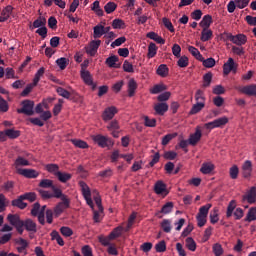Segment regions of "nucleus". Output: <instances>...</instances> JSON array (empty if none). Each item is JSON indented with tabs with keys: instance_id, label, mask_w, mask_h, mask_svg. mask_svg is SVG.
Instances as JSON below:
<instances>
[{
	"instance_id": "nucleus-59",
	"label": "nucleus",
	"mask_w": 256,
	"mask_h": 256,
	"mask_svg": "<svg viewBox=\"0 0 256 256\" xmlns=\"http://www.w3.org/2000/svg\"><path fill=\"white\" fill-rule=\"evenodd\" d=\"M169 99H171V92H164L157 96L159 103H165V101H169Z\"/></svg>"
},
{
	"instance_id": "nucleus-50",
	"label": "nucleus",
	"mask_w": 256,
	"mask_h": 256,
	"mask_svg": "<svg viewBox=\"0 0 256 256\" xmlns=\"http://www.w3.org/2000/svg\"><path fill=\"white\" fill-rule=\"evenodd\" d=\"M43 75H45V67H41L35 74L34 79H33V83L34 85H37L39 83V81H41V77H43Z\"/></svg>"
},
{
	"instance_id": "nucleus-58",
	"label": "nucleus",
	"mask_w": 256,
	"mask_h": 256,
	"mask_svg": "<svg viewBox=\"0 0 256 256\" xmlns=\"http://www.w3.org/2000/svg\"><path fill=\"white\" fill-rule=\"evenodd\" d=\"M144 125L145 127H157V119H150L149 116L144 117Z\"/></svg>"
},
{
	"instance_id": "nucleus-56",
	"label": "nucleus",
	"mask_w": 256,
	"mask_h": 256,
	"mask_svg": "<svg viewBox=\"0 0 256 256\" xmlns=\"http://www.w3.org/2000/svg\"><path fill=\"white\" fill-rule=\"evenodd\" d=\"M215 256H221L224 253L223 246L220 243H215L212 247Z\"/></svg>"
},
{
	"instance_id": "nucleus-4",
	"label": "nucleus",
	"mask_w": 256,
	"mask_h": 256,
	"mask_svg": "<svg viewBox=\"0 0 256 256\" xmlns=\"http://www.w3.org/2000/svg\"><path fill=\"white\" fill-rule=\"evenodd\" d=\"M7 221L10 223V225L15 227L19 235H23V220H21L19 214H8Z\"/></svg>"
},
{
	"instance_id": "nucleus-34",
	"label": "nucleus",
	"mask_w": 256,
	"mask_h": 256,
	"mask_svg": "<svg viewBox=\"0 0 256 256\" xmlns=\"http://www.w3.org/2000/svg\"><path fill=\"white\" fill-rule=\"evenodd\" d=\"M203 109H205V103L196 102L192 106L189 115H197V113H200V111H203Z\"/></svg>"
},
{
	"instance_id": "nucleus-24",
	"label": "nucleus",
	"mask_w": 256,
	"mask_h": 256,
	"mask_svg": "<svg viewBox=\"0 0 256 256\" xmlns=\"http://www.w3.org/2000/svg\"><path fill=\"white\" fill-rule=\"evenodd\" d=\"M119 62V57L113 55L110 56L106 59L105 63L106 65H108V67L114 68V69H119L121 67V65H117V63Z\"/></svg>"
},
{
	"instance_id": "nucleus-20",
	"label": "nucleus",
	"mask_w": 256,
	"mask_h": 256,
	"mask_svg": "<svg viewBox=\"0 0 256 256\" xmlns=\"http://www.w3.org/2000/svg\"><path fill=\"white\" fill-rule=\"evenodd\" d=\"M13 13V6L8 5L6 6L0 15V23H5L11 17V14Z\"/></svg>"
},
{
	"instance_id": "nucleus-8",
	"label": "nucleus",
	"mask_w": 256,
	"mask_h": 256,
	"mask_svg": "<svg viewBox=\"0 0 256 256\" xmlns=\"http://www.w3.org/2000/svg\"><path fill=\"white\" fill-rule=\"evenodd\" d=\"M80 77L84 81L85 85L91 87L92 91L97 89V84L93 82V76H91V72H89V70H81Z\"/></svg>"
},
{
	"instance_id": "nucleus-11",
	"label": "nucleus",
	"mask_w": 256,
	"mask_h": 256,
	"mask_svg": "<svg viewBox=\"0 0 256 256\" xmlns=\"http://www.w3.org/2000/svg\"><path fill=\"white\" fill-rule=\"evenodd\" d=\"M100 46H101V40H92L89 43V46L85 47L86 53L91 57H95V54L97 53V49H99Z\"/></svg>"
},
{
	"instance_id": "nucleus-47",
	"label": "nucleus",
	"mask_w": 256,
	"mask_h": 256,
	"mask_svg": "<svg viewBox=\"0 0 256 256\" xmlns=\"http://www.w3.org/2000/svg\"><path fill=\"white\" fill-rule=\"evenodd\" d=\"M113 29H125L127 26L125 25V21L122 19H114L112 22Z\"/></svg>"
},
{
	"instance_id": "nucleus-14",
	"label": "nucleus",
	"mask_w": 256,
	"mask_h": 256,
	"mask_svg": "<svg viewBox=\"0 0 256 256\" xmlns=\"http://www.w3.org/2000/svg\"><path fill=\"white\" fill-rule=\"evenodd\" d=\"M242 201H247L250 205L256 202V187L252 186L247 194L242 196Z\"/></svg>"
},
{
	"instance_id": "nucleus-39",
	"label": "nucleus",
	"mask_w": 256,
	"mask_h": 256,
	"mask_svg": "<svg viewBox=\"0 0 256 256\" xmlns=\"http://www.w3.org/2000/svg\"><path fill=\"white\" fill-rule=\"evenodd\" d=\"M211 207H212L211 204H206V205L202 206L199 209V212H198L196 217H205V218H207V215H209V210L211 209Z\"/></svg>"
},
{
	"instance_id": "nucleus-31",
	"label": "nucleus",
	"mask_w": 256,
	"mask_h": 256,
	"mask_svg": "<svg viewBox=\"0 0 256 256\" xmlns=\"http://www.w3.org/2000/svg\"><path fill=\"white\" fill-rule=\"evenodd\" d=\"M163 91H167V86L165 84H156L150 89L152 95L163 93Z\"/></svg>"
},
{
	"instance_id": "nucleus-21",
	"label": "nucleus",
	"mask_w": 256,
	"mask_h": 256,
	"mask_svg": "<svg viewBox=\"0 0 256 256\" xmlns=\"http://www.w3.org/2000/svg\"><path fill=\"white\" fill-rule=\"evenodd\" d=\"M215 171V164L211 162H205L202 164L200 168V172L203 173V175H209Z\"/></svg>"
},
{
	"instance_id": "nucleus-36",
	"label": "nucleus",
	"mask_w": 256,
	"mask_h": 256,
	"mask_svg": "<svg viewBox=\"0 0 256 256\" xmlns=\"http://www.w3.org/2000/svg\"><path fill=\"white\" fill-rule=\"evenodd\" d=\"M173 207V202H167L162 206L161 210L156 213V216L159 215V213H163L164 215H167V213H171V211H173Z\"/></svg>"
},
{
	"instance_id": "nucleus-43",
	"label": "nucleus",
	"mask_w": 256,
	"mask_h": 256,
	"mask_svg": "<svg viewBox=\"0 0 256 256\" xmlns=\"http://www.w3.org/2000/svg\"><path fill=\"white\" fill-rule=\"evenodd\" d=\"M56 64L59 66V69H61V71H65V69H67V65H69V59L62 57L56 60Z\"/></svg>"
},
{
	"instance_id": "nucleus-32",
	"label": "nucleus",
	"mask_w": 256,
	"mask_h": 256,
	"mask_svg": "<svg viewBox=\"0 0 256 256\" xmlns=\"http://www.w3.org/2000/svg\"><path fill=\"white\" fill-rule=\"evenodd\" d=\"M213 37V31L209 30V28H203L201 32V41L206 42L212 39Z\"/></svg>"
},
{
	"instance_id": "nucleus-53",
	"label": "nucleus",
	"mask_w": 256,
	"mask_h": 256,
	"mask_svg": "<svg viewBox=\"0 0 256 256\" xmlns=\"http://www.w3.org/2000/svg\"><path fill=\"white\" fill-rule=\"evenodd\" d=\"M56 92L58 95H60V97H63L64 99H71V92L65 90L63 87H58Z\"/></svg>"
},
{
	"instance_id": "nucleus-42",
	"label": "nucleus",
	"mask_w": 256,
	"mask_h": 256,
	"mask_svg": "<svg viewBox=\"0 0 256 256\" xmlns=\"http://www.w3.org/2000/svg\"><path fill=\"white\" fill-rule=\"evenodd\" d=\"M244 221H247L248 223H251V221H256V207L249 209Z\"/></svg>"
},
{
	"instance_id": "nucleus-3",
	"label": "nucleus",
	"mask_w": 256,
	"mask_h": 256,
	"mask_svg": "<svg viewBox=\"0 0 256 256\" xmlns=\"http://www.w3.org/2000/svg\"><path fill=\"white\" fill-rule=\"evenodd\" d=\"M69 207H71V199H69V196H63L61 202L54 207V217H60L65 209H69Z\"/></svg>"
},
{
	"instance_id": "nucleus-18",
	"label": "nucleus",
	"mask_w": 256,
	"mask_h": 256,
	"mask_svg": "<svg viewBox=\"0 0 256 256\" xmlns=\"http://www.w3.org/2000/svg\"><path fill=\"white\" fill-rule=\"evenodd\" d=\"M202 133H201V129L196 128V131L194 134H191L189 139H188V143L189 145H192L193 147H195V145H197V143L199 141H201V137H202Z\"/></svg>"
},
{
	"instance_id": "nucleus-45",
	"label": "nucleus",
	"mask_w": 256,
	"mask_h": 256,
	"mask_svg": "<svg viewBox=\"0 0 256 256\" xmlns=\"http://www.w3.org/2000/svg\"><path fill=\"white\" fill-rule=\"evenodd\" d=\"M123 233V227L118 226L113 229V231L109 234V239H117V237H121V234Z\"/></svg>"
},
{
	"instance_id": "nucleus-46",
	"label": "nucleus",
	"mask_w": 256,
	"mask_h": 256,
	"mask_svg": "<svg viewBox=\"0 0 256 256\" xmlns=\"http://www.w3.org/2000/svg\"><path fill=\"white\" fill-rule=\"evenodd\" d=\"M47 25V19L45 17H38L34 22H33V27L34 29H39V27H45Z\"/></svg>"
},
{
	"instance_id": "nucleus-33",
	"label": "nucleus",
	"mask_w": 256,
	"mask_h": 256,
	"mask_svg": "<svg viewBox=\"0 0 256 256\" xmlns=\"http://www.w3.org/2000/svg\"><path fill=\"white\" fill-rule=\"evenodd\" d=\"M93 29H94V33H93L94 39H99L100 37H103V35H105V30L103 25L98 24Z\"/></svg>"
},
{
	"instance_id": "nucleus-6",
	"label": "nucleus",
	"mask_w": 256,
	"mask_h": 256,
	"mask_svg": "<svg viewBox=\"0 0 256 256\" xmlns=\"http://www.w3.org/2000/svg\"><path fill=\"white\" fill-rule=\"evenodd\" d=\"M79 185L81 187V192L84 199L86 200L87 205H89L91 209H94L93 199H91V189L89 188V185H87L85 181H80Z\"/></svg>"
},
{
	"instance_id": "nucleus-44",
	"label": "nucleus",
	"mask_w": 256,
	"mask_h": 256,
	"mask_svg": "<svg viewBox=\"0 0 256 256\" xmlns=\"http://www.w3.org/2000/svg\"><path fill=\"white\" fill-rule=\"evenodd\" d=\"M186 247L189 251H196L197 250V243L193 239V237L186 238Z\"/></svg>"
},
{
	"instance_id": "nucleus-16",
	"label": "nucleus",
	"mask_w": 256,
	"mask_h": 256,
	"mask_svg": "<svg viewBox=\"0 0 256 256\" xmlns=\"http://www.w3.org/2000/svg\"><path fill=\"white\" fill-rule=\"evenodd\" d=\"M18 173L27 179H37L39 177V172L34 169H19Z\"/></svg>"
},
{
	"instance_id": "nucleus-54",
	"label": "nucleus",
	"mask_w": 256,
	"mask_h": 256,
	"mask_svg": "<svg viewBox=\"0 0 256 256\" xmlns=\"http://www.w3.org/2000/svg\"><path fill=\"white\" fill-rule=\"evenodd\" d=\"M155 250L157 253H165V251H167V243L165 242V240H162L158 244H156Z\"/></svg>"
},
{
	"instance_id": "nucleus-9",
	"label": "nucleus",
	"mask_w": 256,
	"mask_h": 256,
	"mask_svg": "<svg viewBox=\"0 0 256 256\" xmlns=\"http://www.w3.org/2000/svg\"><path fill=\"white\" fill-rule=\"evenodd\" d=\"M117 113H119V110L117 109V107L110 106L104 109V111L102 112L101 118L103 121H105V123H107V121H111V119H113V117H115Z\"/></svg>"
},
{
	"instance_id": "nucleus-37",
	"label": "nucleus",
	"mask_w": 256,
	"mask_h": 256,
	"mask_svg": "<svg viewBox=\"0 0 256 256\" xmlns=\"http://www.w3.org/2000/svg\"><path fill=\"white\" fill-rule=\"evenodd\" d=\"M74 147H77L78 149H89V144L87 142L80 140V139H72L71 140Z\"/></svg>"
},
{
	"instance_id": "nucleus-40",
	"label": "nucleus",
	"mask_w": 256,
	"mask_h": 256,
	"mask_svg": "<svg viewBox=\"0 0 256 256\" xmlns=\"http://www.w3.org/2000/svg\"><path fill=\"white\" fill-rule=\"evenodd\" d=\"M188 51L189 53H191V55H193V57H195V59H197V61H203V55H201V52H199V49L193 46H189Z\"/></svg>"
},
{
	"instance_id": "nucleus-5",
	"label": "nucleus",
	"mask_w": 256,
	"mask_h": 256,
	"mask_svg": "<svg viewBox=\"0 0 256 256\" xmlns=\"http://www.w3.org/2000/svg\"><path fill=\"white\" fill-rule=\"evenodd\" d=\"M92 140L94 143H97L99 147H102V149H105V147H113V145H115V142H113L111 138L101 134L92 136Z\"/></svg>"
},
{
	"instance_id": "nucleus-28",
	"label": "nucleus",
	"mask_w": 256,
	"mask_h": 256,
	"mask_svg": "<svg viewBox=\"0 0 256 256\" xmlns=\"http://www.w3.org/2000/svg\"><path fill=\"white\" fill-rule=\"evenodd\" d=\"M212 81H213V73L212 72H208V73L204 74L203 83H202L203 89H207V87H211Z\"/></svg>"
},
{
	"instance_id": "nucleus-12",
	"label": "nucleus",
	"mask_w": 256,
	"mask_h": 256,
	"mask_svg": "<svg viewBox=\"0 0 256 256\" xmlns=\"http://www.w3.org/2000/svg\"><path fill=\"white\" fill-rule=\"evenodd\" d=\"M238 91L243 93V95H247L248 97H256V84L240 87L238 88Z\"/></svg>"
},
{
	"instance_id": "nucleus-60",
	"label": "nucleus",
	"mask_w": 256,
	"mask_h": 256,
	"mask_svg": "<svg viewBox=\"0 0 256 256\" xmlns=\"http://www.w3.org/2000/svg\"><path fill=\"white\" fill-rule=\"evenodd\" d=\"M161 228L163 229L164 233H171V221L164 219L161 223Z\"/></svg>"
},
{
	"instance_id": "nucleus-52",
	"label": "nucleus",
	"mask_w": 256,
	"mask_h": 256,
	"mask_svg": "<svg viewBox=\"0 0 256 256\" xmlns=\"http://www.w3.org/2000/svg\"><path fill=\"white\" fill-rule=\"evenodd\" d=\"M117 9V3L115 2H108L105 6H104V11L109 15L111 13H113L115 10Z\"/></svg>"
},
{
	"instance_id": "nucleus-2",
	"label": "nucleus",
	"mask_w": 256,
	"mask_h": 256,
	"mask_svg": "<svg viewBox=\"0 0 256 256\" xmlns=\"http://www.w3.org/2000/svg\"><path fill=\"white\" fill-rule=\"evenodd\" d=\"M22 107L17 109V113L31 117L35 115V102L33 100H24L21 102Z\"/></svg>"
},
{
	"instance_id": "nucleus-63",
	"label": "nucleus",
	"mask_w": 256,
	"mask_h": 256,
	"mask_svg": "<svg viewBox=\"0 0 256 256\" xmlns=\"http://www.w3.org/2000/svg\"><path fill=\"white\" fill-rule=\"evenodd\" d=\"M60 233L64 237H71V235H73V229H71L70 227H67V226H63L60 228Z\"/></svg>"
},
{
	"instance_id": "nucleus-62",
	"label": "nucleus",
	"mask_w": 256,
	"mask_h": 256,
	"mask_svg": "<svg viewBox=\"0 0 256 256\" xmlns=\"http://www.w3.org/2000/svg\"><path fill=\"white\" fill-rule=\"evenodd\" d=\"M163 157L167 161H173V159H177V152H175V151H166V152H164Z\"/></svg>"
},
{
	"instance_id": "nucleus-35",
	"label": "nucleus",
	"mask_w": 256,
	"mask_h": 256,
	"mask_svg": "<svg viewBox=\"0 0 256 256\" xmlns=\"http://www.w3.org/2000/svg\"><path fill=\"white\" fill-rule=\"evenodd\" d=\"M157 44L151 42L148 45V53H147V58L148 59H153V57H155V55H157Z\"/></svg>"
},
{
	"instance_id": "nucleus-55",
	"label": "nucleus",
	"mask_w": 256,
	"mask_h": 256,
	"mask_svg": "<svg viewBox=\"0 0 256 256\" xmlns=\"http://www.w3.org/2000/svg\"><path fill=\"white\" fill-rule=\"evenodd\" d=\"M178 67L185 68L189 66V58L187 56H180L177 61Z\"/></svg>"
},
{
	"instance_id": "nucleus-51",
	"label": "nucleus",
	"mask_w": 256,
	"mask_h": 256,
	"mask_svg": "<svg viewBox=\"0 0 256 256\" xmlns=\"http://www.w3.org/2000/svg\"><path fill=\"white\" fill-rule=\"evenodd\" d=\"M53 194L52 196L55 197L56 199H61L63 200V197H68L67 195L63 194V191L55 186L52 187Z\"/></svg>"
},
{
	"instance_id": "nucleus-13",
	"label": "nucleus",
	"mask_w": 256,
	"mask_h": 256,
	"mask_svg": "<svg viewBox=\"0 0 256 256\" xmlns=\"http://www.w3.org/2000/svg\"><path fill=\"white\" fill-rule=\"evenodd\" d=\"M154 193L156 195H169V191L167 190V184L163 182L162 180H158L154 185Z\"/></svg>"
},
{
	"instance_id": "nucleus-7",
	"label": "nucleus",
	"mask_w": 256,
	"mask_h": 256,
	"mask_svg": "<svg viewBox=\"0 0 256 256\" xmlns=\"http://www.w3.org/2000/svg\"><path fill=\"white\" fill-rule=\"evenodd\" d=\"M227 123H229V118H227V116L218 118L212 122H208L206 124H204V127L206 129H216L219 127H225L227 125Z\"/></svg>"
},
{
	"instance_id": "nucleus-22",
	"label": "nucleus",
	"mask_w": 256,
	"mask_h": 256,
	"mask_svg": "<svg viewBox=\"0 0 256 256\" xmlns=\"http://www.w3.org/2000/svg\"><path fill=\"white\" fill-rule=\"evenodd\" d=\"M5 139H17L18 137H21V131L15 130V128L6 129L4 131Z\"/></svg>"
},
{
	"instance_id": "nucleus-64",
	"label": "nucleus",
	"mask_w": 256,
	"mask_h": 256,
	"mask_svg": "<svg viewBox=\"0 0 256 256\" xmlns=\"http://www.w3.org/2000/svg\"><path fill=\"white\" fill-rule=\"evenodd\" d=\"M82 255L83 256H93V250L91 249V246L85 245L82 247Z\"/></svg>"
},
{
	"instance_id": "nucleus-57",
	"label": "nucleus",
	"mask_w": 256,
	"mask_h": 256,
	"mask_svg": "<svg viewBox=\"0 0 256 256\" xmlns=\"http://www.w3.org/2000/svg\"><path fill=\"white\" fill-rule=\"evenodd\" d=\"M177 137V133L167 134L162 138V145L165 147L169 145V142L173 141Z\"/></svg>"
},
{
	"instance_id": "nucleus-23",
	"label": "nucleus",
	"mask_w": 256,
	"mask_h": 256,
	"mask_svg": "<svg viewBox=\"0 0 256 256\" xmlns=\"http://www.w3.org/2000/svg\"><path fill=\"white\" fill-rule=\"evenodd\" d=\"M23 201H25V198H23V195H20L17 199L12 200L11 205L12 207H17L18 209H25L27 208V203Z\"/></svg>"
},
{
	"instance_id": "nucleus-17",
	"label": "nucleus",
	"mask_w": 256,
	"mask_h": 256,
	"mask_svg": "<svg viewBox=\"0 0 256 256\" xmlns=\"http://www.w3.org/2000/svg\"><path fill=\"white\" fill-rule=\"evenodd\" d=\"M154 111L156 115L163 116L169 111V104L165 102L156 103L154 105Z\"/></svg>"
},
{
	"instance_id": "nucleus-48",
	"label": "nucleus",
	"mask_w": 256,
	"mask_h": 256,
	"mask_svg": "<svg viewBox=\"0 0 256 256\" xmlns=\"http://www.w3.org/2000/svg\"><path fill=\"white\" fill-rule=\"evenodd\" d=\"M196 103H205V92L201 89H198L195 93Z\"/></svg>"
},
{
	"instance_id": "nucleus-30",
	"label": "nucleus",
	"mask_w": 256,
	"mask_h": 256,
	"mask_svg": "<svg viewBox=\"0 0 256 256\" xmlns=\"http://www.w3.org/2000/svg\"><path fill=\"white\" fill-rule=\"evenodd\" d=\"M56 177H57L58 181H60V183H67V181H70V179H71V177H73V175H71L70 173H67V172L59 171L56 174Z\"/></svg>"
},
{
	"instance_id": "nucleus-19",
	"label": "nucleus",
	"mask_w": 256,
	"mask_h": 256,
	"mask_svg": "<svg viewBox=\"0 0 256 256\" xmlns=\"http://www.w3.org/2000/svg\"><path fill=\"white\" fill-rule=\"evenodd\" d=\"M23 227L28 231V233H37V223L31 219L24 220Z\"/></svg>"
},
{
	"instance_id": "nucleus-1",
	"label": "nucleus",
	"mask_w": 256,
	"mask_h": 256,
	"mask_svg": "<svg viewBox=\"0 0 256 256\" xmlns=\"http://www.w3.org/2000/svg\"><path fill=\"white\" fill-rule=\"evenodd\" d=\"M233 215L235 221H240V219H243V216L245 215L243 208H237V201L235 200H231L227 206L226 219H231Z\"/></svg>"
},
{
	"instance_id": "nucleus-49",
	"label": "nucleus",
	"mask_w": 256,
	"mask_h": 256,
	"mask_svg": "<svg viewBox=\"0 0 256 256\" xmlns=\"http://www.w3.org/2000/svg\"><path fill=\"white\" fill-rule=\"evenodd\" d=\"M203 67H206V69H211L212 67H215V60L213 58H202V60H200Z\"/></svg>"
},
{
	"instance_id": "nucleus-25",
	"label": "nucleus",
	"mask_w": 256,
	"mask_h": 256,
	"mask_svg": "<svg viewBox=\"0 0 256 256\" xmlns=\"http://www.w3.org/2000/svg\"><path fill=\"white\" fill-rule=\"evenodd\" d=\"M211 23H213V16L207 14L202 18L199 26L202 27V29H209V27H211Z\"/></svg>"
},
{
	"instance_id": "nucleus-41",
	"label": "nucleus",
	"mask_w": 256,
	"mask_h": 256,
	"mask_svg": "<svg viewBox=\"0 0 256 256\" xmlns=\"http://www.w3.org/2000/svg\"><path fill=\"white\" fill-rule=\"evenodd\" d=\"M54 186L53 180L51 179H42L38 184V187H41L42 189H52Z\"/></svg>"
},
{
	"instance_id": "nucleus-29",
	"label": "nucleus",
	"mask_w": 256,
	"mask_h": 256,
	"mask_svg": "<svg viewBox=\"0 0 256 256\" xmlns=\"http://www.w3.org/2000/svg\"><path fill=\"white\" fill-rule=\"evenodd\" d=\"M234 45H245V43H247V35L245 34H237L234 36V40H233Z\"/></svg>"
},
{
	"instance_id": "nucleus-10",
	"label": "nucleus",
	"mask_w": 256,
	"mask_h": 256,
	"mask_svg": "<svg viewBox=\"0 0 256 256\" xmlns=\"http://www.w3.org/2000/svg\"><path fill=\"white\" fill-rule=\"evenodd\" d=\"M231 71H233V73H237V64L233 58H229L228 61L223 65L224 75H229Z\"/></svg>"
},
{
	"instance_id": "nucleus-61",
	"label": "nucleus",
	"mask_w": 256,
	"mask_h": 256,
	"mask_svg": "<svg viewBox=\"0 0 256 256\" xmlns=\"http://www.w3.org/2000/svg\"><path fill=\"white\" fill-rule=\"evenodd\" d=\"M229 175L232 179H237V177H239V167L237 165H233L229 170Z\"/></svg>"
},
{
	"instance_id": "nucleus-38",
	"label": "nucleus",
	"mask_w": 256,
	"mask_h": 256,
	"mask_svg": "<svg viewBox=\"0 0 256 256\" xmlns=\"http://www.w3.org/2000/svg\"><path fill=\"white\" fill-rule=\"evenodd\" d=\"M45 169H46V171H48V173H51L55 177H57V173H59V165L58 164H46Z\"/></svg>"
},
{
	"instance_id": "nucleus-15",
	"label": "nucleus",
	"mask_w": 256,
	"mask_h": 256,
	"mask_svg": "<svg viewBox=\"0 0 256 256\" xmlns=\"http://www.w3.org/2000/svg\"><path fill=\"white\" fill-rule=\"evenodd\" d=\"M252 173H253V164L251 163L250 160H246L242 165V177H244V179H249Z\"/></svg>"
},
{
	"instance_id": "nucleus-27",
	"label": "nucleus",
	"mask_w": 256,
	"mask_h": 256,
	"mask_svg": "<svg viewBox=\"0 0 256 256\" xmlns=\"http://www.w3.org/2000/svg\"><path fill=\"white\" fill-rule=\"evenodd\" d=\"M156 75H159V77H168L169 67H167V64H161L160 66H158L156 70Z\"/></svg>"
},
{
	"instance_id": "nucleus-26",
	"label": "nucleus",
	"mask_w": 256,
	"mask_h": 256,
	"mask_svg": "<svg viewBox=\"0 0 256 256\" xmlns=\"http://www.w3.org/2000/svg\"><path fill=\"white\" fill-rule=\"evenodd\" d=\"M135 91H137V81L131 78L128 81V97H135Z\"/></svg>"
}]
</instances>
